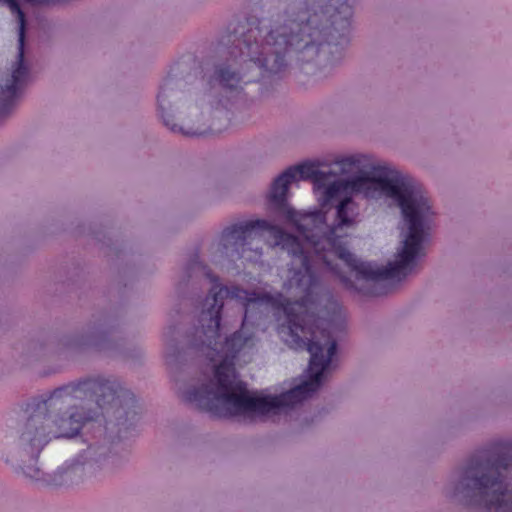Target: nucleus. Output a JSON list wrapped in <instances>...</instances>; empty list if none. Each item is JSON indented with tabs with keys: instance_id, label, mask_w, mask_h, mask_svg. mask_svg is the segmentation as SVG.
<instances>
[{
	"instance_id": "2",
	"label": "nucleus",
	"mask_w": 512,
	"mask_h": 512,
	"mask_svg": "<svg viewBox=\"0 0 512 512\" xmlns=\"http://www.w3.org/2000/svg\"><path fill=\"white\" fill-rule=\"evenodd\" d=\"M352 6L347 0H290L270 18L231 23L222 42L225 59L202 67L212 107L227 109L243 99V84L281 73L292 59L332 62L349 42Z\"/></svg>"
},
{
	"instance_id": "5",
	"label": "nucleus",
	"mask_w": 512,
	"mask_h": 512,
	"mask_svg": "<svg viewBox=\"0 0 512 512\" xmlns=\"http://www.w3.org/2000/svg\"><path fill=\"white\" fill-rule=\"evenodd\" d=\"M328 174L318 169L317 165L305 162L287 168L273 181L268 200L276 209L283 211L287 221L292 223L297 231L305 232L306 226L302 221L323 222L324 214L320 211L302 214L286 205V196L289 185L296 180H312L315 187L320 189L328 179Z\"/></svg>"
},
{
	"instance_id": "3",
	"label": "nucleus",
	"mask_w": 512,
	"mask_h": 512,
	"mask_svg": "<svg viewBox=\"0 0 512 512\" xmlns=\"http://www.w3.org/2000/svg\"><path fill=\"white\" fill-rule=\"evenodd\" d=\"M138 410L134 394L116 379L86 378L27 403L29 418L20 440L31 453L37 449L38 458L52 438H70L81 431L106 437L114 428L120 434L135 422Z\"/></svg>"
},
{
	"instance_id": "7",
	"label": "nucleus",
	"mask_w": 512,
	"mask_h": 512,
	"mask_svg": "<svg viewBox=\"0 0 512 512\" xmlns=\"http://www.w3.org/2000/svg\"><path fill=\"white\" fill-rule=\"evenodd\" d=\"M162 122H164V125L169 127V129L172 131V132H179V133H182L183 135L185 136H189V137H194V136H204L208 133H220L222 132V128L220 127H214L211 126L209 131L208 130H205V129H200L199 127L197 128H193V127H184V126H179L177 124H170V122L164 118V116L162 115Z\"/></svg>"
},
{
	"instance_id": "10",
	"label": "nucleus",
	"mask_w": 512,
	"mask_h": 512,
	"mask_svg": "<svg viewBox=\"0 0 512 512\" xmlns=\"http://www.w3.org/2000/svg\"><path fill=\"white\" fill-rule=\"evenodd\" d=\"M353 163V159L352 158H347L345 160H343V165H347V164H352Z\"/></svg>"
},
{
	"instance_id": "6",
	"label": "nucleus",
	"mask_w": 512,
	"mask_h": 512,
	"mask_svg": "<svg viewBox=\"0 0 512 512\" xmlns=\"http://www.w3.org/2000/svg\"><path fill=\"white\" fill-rule=\"evenodd\" d=\"M0 5L7 6L18 21V55L6 84L0 87V115L12 110L20 93L28 81L29 71L24 61L26 18L16 0H0Z\"/></svg>"
},
{
	"instance_id": "1",
	"label": "nucleus",
	"mask_w": 512,
	"mask_h": 512,
	"mask_svg": "<svg viewBox=\"0 0 512 512\" xmlns=\"http://www.w3.org/2000/svg\"><path fill=\"white\" fill-rule=\"evenodd\" d=\"M324 203L339 200L337 225L302 221L305 232L298 237L266 220L256 219L226 227L219 245L225 254L256 260L261 254L259 242L266 235L273 245L292 256L283 290L296 298L290 301L282 293H258L238 286H223L210 271L205 274L213 284L206 296L191 345L199 350L218 351L221 312L224 299L240 302L244 308L242 326L225 339L220 352L224 360L215 367L214 381L186 392H249L236 378L234 359L245 348L254 346V332L248 329L254 310L271 307L282 310L287 325L279 333L287 345L310 353L308 379L287 392H316L337 351V343L315 313L325 274L329 273L348 290L367 296L388 294L409 275L421 255L434 212L429 198L412 178L387 166L350 180L323 185Z\"/></svg>"
},
{
	"instance_id": "4",
	"label": "nucleus",
	"mask_w": 512,
	"mask_h": 512,
	"mask_svg": "<svg viewBox=\"0 0 512 512\" xmlns=\"http://www.w3.org/2000/svg\"><path fill=\"white\" fill-rule=\"evenodd\" d=\"M455 496L486 512H512V445L501 442L477 451L463 469Z\"/></svg>"
},
{
	"instance_id": "9",
	"label": "nucleus",
	"mask_w": 512,
	"mask_h": 512,
	"mask_svg": "<svg viewBox=\"0 0 512 512\" xmlns=\"http://www.w3.org/2000/svg\"><path fill=\"white\" fill-rule=\"evenodd\" d=\"M23 472L26 476L33 478V479H39L40 478V469L39 468H23Z\"/></svg>"
},
{
	"instance_id": "8",
	"label": "nucleus",
	"mask_w": 512,
	"mask_h": 512,
	"mask_svg": "<svg viewBox=\"0 0 512 512\" xmlns=\"http://www.w3.org/2000/svg\"><path fill=\"white\" fill-rule=\"evenodd\" d=\"M99 447L89 446L88 449L84 452V454L80 455L76 460L77 464L88 466L89 468H93L94 465H97L102 461L101 454L97 455V450Z\"/></svg>"
}]
</instances>
